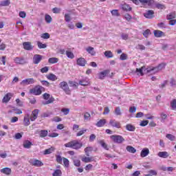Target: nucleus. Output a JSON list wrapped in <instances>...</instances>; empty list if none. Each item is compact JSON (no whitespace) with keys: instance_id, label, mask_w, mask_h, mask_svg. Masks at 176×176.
I'll list each match as a JSON object with an SVG mask.
<instances>
[{"instance_id":"obj_49","label":"nucleus","mask_w":176,"mask_h":176,"mask_svg":"<svg viewBox=\"0 0 176 176\" xmlns=\"http://www.w3.org/2000/svg\"><path fill=\"white\" fill-rule=\"evenodd\" d=\"M166 19L168 20H173V19H175V13L173 12L167 15Z\"/></svg>"},{"instance_id":"obj_18","label":"nucleus","mask_w":176,"mask_h":176,"mask_svg":"<svg viewBox=\"0 0 176 176\" xmlns=\"http://www.w3.org/2000/svg\"><path fill=\"white\" fill-rule=\"evenodd\" d=\"M157 156H159V157H162V159H167V157H168L170 155H168V153L167 151H160L157 153Z\"/></svg>"},{"instance_id":"obj_45","label":"nucleus","mask_w":176,"mask_h":176,"mask_svg":"<svg viewBox=\"0 0 176 176\" xmlns=\"http://www.w3.org/2000/svg\"><path fill=\"white\" fill-rule=\"evenodd\" d=\"M52 122H55V123H58V122H61V120H63V119L58 116H56L54 117L53 118H52Z\"/></svg>"},{"instance_id":"obj_21","label":"nucleus","mask_w":176,"mask_h":176,"mask_svg":"<svg viewBox=\"0 0 176 176\" xmlns=\"http://www.w3.org/2000/svg\"><path fill=\"white\" fill-rule=\"evenodd\" d=\"M46 78L48 79V80H52V82H55V80H57L58 79L57 76L52 73L47 75Z\"/></svg>"},{"instance_id":"obj_34","label":"nucleus","mask_w":176,"mask_h":176,"mask_svg":"<svg viewBox=\"0 0 176 176\" xmlns=\"http://www.w3.org/2000/svg\"><path fill=\"white\" fill-rule=\"evenodd\" d=\"M108 74V71L107 70H104V72H101L100 73H99V79H104V78L105 76H107V74Z\"/></svg>"},{"instance_id":"obj_4","label":"nucleus","mask_w":176,"mask_h":176,"mask_svg":"<svg viewBox=\"0 0 176 176\" xmlns=\"http://www.w3.org/2000/svg\"><path fill=\"white\" fill-rule=\"evenodd\" d=\"M42 89H43V87L41 85L36 86L30 90V94L34 96H41L42 94Z\"/></svg>"},{"instance_id":"obj_6","label":"nucleus","mask_w":176,"mask_h":176,"mask_svg":"<svg viewBox=\"0 0 176 176\" xmlns=\"http://www.w3.org/2000/svg\"><path fill=\"white\" fill-rule=\"evenodd\" d=\"M13 96H14L13 93H10V92L7 93L3 98L2 102L4 104H8V102H9L10 100H12V97H13Z\"/></svg>"},{"instance_id":"obj_63","label":"nucleus","mask_w":176,"mask_h":176,"mask_svg":"<svg viewBox=\"0 0 176 176\" xmlns=\"http://www.w3.org/2000/svg\"><path fill=\"white\" fill-rule=\"evenodd\" d=\"M43 98L44 100H50V94H47V93H45L43 95Z\"/></svg>"},{"instance_id":"obj_3","label":"nucleus","mask_w":176,"mask_h":176,"mask_svg":"<svg viewBox=\"0 0 176 176\" xmlns=\"http://www.w3.org/2000/svg\"><path fill=\"white\" fill-rule=\"evenodd\" d=\"M59 87L63 90V91H65V94H67L68 96L71 94V89H69L68 83L66 81L60 82L59 83Z\"/></svg>"},{"instance_id":"obj_38","label":"nucleus","mask_w":176,"mask_h":176,"mask_svg":"<svg viewBox=\"0 0 176 176\" xmlns=\"http://www.w3.org/2000/svg\"><path fill=\"white\" fill-rule=\"evenodd\" d=\"M52 102H54V98L52 96L48 100L43 102V105H47L49 104H52Z\"/></svg>"},{"instance_id":"obj_35","label":"nucleus","mask_w":176,"mask_h":176,"mask_svg":"<svg viewBox=\"0 0 176 176\" xmlns=\"http://www.w3.org/2000/svg\"><path fill=\"white\" fill-rule=\"evenodd\" d=\"M62 175H63V172H61V170L60 169L55 170L52 173V176H62Z\"/></svg>"},{"instance_id":"obj_29","label":"nucleus","mask_w":176,"mask_h":176,"mask_svg":"<svg viewBox=\"0 0 176 176\" xmlns=\"http://www.w3.org/2000/svg\"><path fill=\"white\" fill-rule=\"evenodd\" d=\"M126 149L127 152H129L130 153H135V152H137V149L131 146H127Z\"/></svg>"},{"instance_id":"obj_8","label":"nucleus","mask_w":176,"mask_h":176,"mask_svg":"<svg viewBox=\"0 0 176 176\" xmlns=\"http://www.w3.org/2000/svg\"><path fill=\"white\" fill-rule=\"evenodd\" d=\"M43 56L40 55V54H34L33 56V63L34 64H39V63H41V61H42V58H43Z\"/></svg>"},{"instance_id":"obj_60","label":"nucleus","mask_w":176,"mask_h":176,"mask_svg":"<svg viewBox=\"0 0 176 176\" xmlns=\"http://www.w3.org/2000/svg\"><path fill=\"white\" fill-rule=\"evenodd\" d=\"M41 38H43V39H49L50 34H49V33H44L41 35Z\"/></svg>"},{"instance_id":"obj_5","label":"nucleus","mask_w":176,"mask_h":176,"mask_svg":"<svg viewBox=\"0 0 176 176\" xmlns=\"http://www.w3.org/2000/svg\"><path fill=\"white\" fill-rule=\"evenodd\" d=\"M14 62L15 64H17L19 65H25V64H27V60L24 57H19L16 56L14 58Z\"/></svg>"},{"instance_id":"obj_16","label":"nucleus","mask_w":176,"mask_h":176,"mask_svg":"<svg viewBox=\"0 0 176 176\" xmlns=\"http://www.w3.org/2000/svg\"><path fill=\"white\" fill-rule=\"evenodd\" d=\"M155 14V12L153 10H150L146 11L144 14V16L146 17V19H152L153 18V15Z\"/></svg>"},{"instance_id":"obj_2","label":"nucleus","mask_w":176,"mask_h":176,"mask_svg":"<svg viewBox=\"0 0 176 176\" xmlns=\"http://www.w3.org/2000/svg\"><path fill=\"white\" fill-rule=\"evenodd\" d=\"M110 138L114 144H123L125 141L124 138L120 135H112Z\"/></svg>"},{"instance_id":"obj_37","label":"nucleus","mask_w":176,"mask_h":176,"mask_svg":"<svg viewBox=\"0 0 176 176\" xmlns=\"http://www.w3.org/2000/svg\"><path fill=\"white\" fill-rule=\"evenodd\" d=\"M48 63L50 64H56V63H58V58H50L48 59Z\"/></svg>"},{"instance_id":"obj_30","label":"nucleus","mask_w":176,"mask_h":176,"mask_svg":"<svg viewBox=\"0 0 176 176\" xmlns=\"http://www.w3.org/2000/svg\"><path fill=\"white\" fill-rule=\"evenodd\" d=\"M32 146V142L27 140L23 142V148H25L26 149H30L31 146Z\"/></svg>"},{"instance_id":"obj_44","label":"nucleus","mask_w":176,"mask_h":176,"mask_svg":"<svg viewBox=\"0 0 176 176\" xmlns=\"http://www.w3.org/2000/svg\"><path fill=\"white\" fill-rule=\"evenodd\" d=\"M37 45L39 49H46V47H47V45L46 44H43L40 41L37 43Z\"/></svg>"},{"instance_id":"obj_41","label":"nucleus","mask_w":176,"mask_h":176,"mask_svg":"<svg viewBox=\"0 0 176 176\" xmlns=\"http://www.w3.org/2000/svg\"><path fill=\"white\" fill-rule=\"evenodd\" d=\"M170 107H171V109H173V111H175V109H176V99H173L170 102Z\"/></svg>"},{"instance_id":"obj_9","label":"nucleus","mask_w":176,"mask_h":176,"mask_svg":"<svg viewBox=\"0 0 176 176\" xmlns=\"http://www.w3.org/2000/svg\"><path fill=\"white\" fill-rule=\"evenodd\" d=\"M23 49L25 50L31 51L34 50V46L31 44V42H23Z\"/></svg>"},{"instance_id":"obj_47","label":"nucleus","mask_w":176,"mask_h":176,"mask_svg":"<svg viewBox=\"0 0 176 176\" xmlns=\"http://www.w3.org/2000/svg\"><path fill=\"white\" fill-rule=\"evenodd\" d=\"M170 85L171 87H175L176 86V80L174 78H171L170 80Z\"/></svg>"},{"instance_id":"obj_28","label":"nucleus","mask_w":176,"mask_h":176,"mask_svg":"<svg viewBox=\"0 0 176 176\" xmlns=\"http://www.w3.org/2000/svg\"><path fill=\"white\" fill-rule=\"evenodd\" d=\"M126 129L128 131H135V126L131 124H126Z\"/></svg>"},{"instance_id":"obj_7","label":"nucleus","mask_w":176,"mask_h":176,"mask_svg":"<svg viewBox=\"0 0 176 176\" xmlns=\"http://www.w3.org/2000/svg\"><path fill=\"white\" fill-rule=\"evenodd\" d=\"M36 80L34 78H26L21 82V85L23 86H27L28 85H34Z\"/></svg>"},{"instance_id":"obj_50","label":"nucleus","mask_w":176,"mask_h":176,"mask_svg":"<svg viewBox=\"0 0 176 176\" xmlns=\"http://www.w3.org/2000/svg\"><path fill=\"white\" fill-rule=\"evenodd\" d=\"M45 19L47 23H52V16L49 14H45Z\"/></svg>"},{"instance_id":"obj_53","label":"nucleus","mask_w":176,"mask_h":176,"mask_svg":"<svg viewBox=\"0 0 176 176\" xmlns=\"http://www.w3.org/2000/svg\"><path fill=\"white\" fill-rule=\"evenodd\" d=\"M41 72L42 74H47V72H49V67L45 66L41 69Z\"/></svg>"},{"instance_id":"obj_57","label":"nucleus","mask_w":176,"mask_h":176,"mask_svg":"<svg viewBox=\"0 0 176 176\" xmlns=\"http://www.w3.org/2000/svg\"><path fill=\"white\" fill-rule=\"evenodd\" d=\"M160 116H161V122H164V120L167 119V114H165L164 113H162Z\"/></svg>"},{"instance_id":"obj_33","label":"nucleus","mask_w":176,"mask_h":176,"mask_svg":"<svg viewBox=\"0 0 176 176\" xmlns=\"http://www.w3.org/2000/svg\"><path fill=\"white\" fill-rule=\"evenodd\" d=\"M145 72V71L146 72V69H145V66L142 67L141 68H137L136 69V72H139L141 75V76H144V72Z\"/></svg>"},{"instance_id":"obj_24","label":"nucleus","mask_w":176,"mask_h":176,"mask_svg":"<svg viewBox=\"0 0 176 176\" xmlns=\"http://www.w3.org/2000/svg\"><path fill=\"white\" fill-rule=\"evenodd\" d=\"M154 36L156 38H162L163 35H164V33L160 30H154Z\"/></svg>"},{"instance_id":"obj_32","label":"nucleus","mask_w":176,"mask_h":176,"mask_svg":"<svg viewBox=\"0 0 176 176\" xmlns=\"http://www.w3.org/2000/svg\"><path fill=\"white\" fill-rule=\"evenodd\" d=\"M53 152H54V148L50 147L43 151V155H50V153H53Z\"/></svg>"},{"instance_id":"obj_10","label":"nucleus","mask_w":176,"mask_h":176,"mask_svg":"<svg viewBox=\"0 0 176 176\" xmlns=\"http://www.w3.org/2000/svg\"><path fill=\"white\" fill-rule=\"evenodd\" d=\"M38 113H39V109H34L30 116L31 122H35L38 119Z\"/></svg>"},{"instance_id":"obj_48","label":"nucleus","mask_w":176,"mask_h":176,"mask_svg":"<svg viewBox=\"0 0 176 176\" xmlns=\"http://www.w3.org/2000/svg\"><path fill=\"white\" fill-rule=\"evenodd\" d=\"M143 35L145 38H148L149 36V35H151V30L149 29L146 30L144 32H143Z\"/></svg>"},{"instance_id":"obj_19","label":"nucleus","mask_w":176,"mask_h":176,"mask_svg":"<svg viewBox=\"0 0 176 176\" xmlns=\"http://www.w3.org/2000/svg\"><path fill=\"white\" fill-rule=\"evenodd\" d=\"M148 155H149V148H143L140 153L141 157H146Z\"/></svg>"},{"instance_id":"obj_17","label":"nucleus","mask_w":176,"mask_h":176,"mask_svg":"<svg viewBox=\"0 0 176 176\" xmlns=\"http://www.w3.org/2000/svg\"><path fill=\"white\" fill-rule=\"evenodd\" d=\"M0 172L2 173V174H6V175H10L12 174V169L10 168H3L0 170Z\"/></svg>"},{"instance_id":"obj_20","label":"nucleus","mask_w":176,"mask_h":176,"mask_svg":"<svg viewBox=\"0 0 176 176\" xmlns=\"http://www.w3.org/2000/svg\"><path fill=\"white\" fill-rule=\"evenodd\" d=\"M82 162L84 163H91V162H94V157H84L81 159Z\"/></svg>"},{"instance_id":"obj_36","label":"nucleus","mask_w":176,"mask_h":176,"mask_svg":"<svg viewBox=\"0 0 176 176\" xmlns=\"http://www.w3.org/2000/svg\"><path fill=\"white\" fill-rule=\"evenodd\" d=\"M10 5V0H5L0 2V6H9Z\"/></svg>"},{"instance_id":"obj_51","label":"nucleus","mask_w":176,"mask_h":176,"mask_svg":"<svg viewBox=\"0 0 176 176\" xmlns=\"http://www.w3.org/2000/svg\"><path fill=\"white\" fill-rule=\"evenodd\" d=\"M63 159L64 166H65L66 167H69V160H68V159L65 157H63Z\"/></svg>"},{"instance_id":"obj_13","label":"nucleus","mask_w":176,"mask_h":176,"mask_svg":"<svg viewBox=\"0 0 176 176\" xmlns=\"http://www.w3.org/2000/svg\"><path fill=\"white\" fill-rule=\"evenodd\" d=\"M77 65L80 67H85L86 65V59L84 58H78L76 60Z\"/></svg>"},{"instance_id":"obj_23","label":"nucleus","mask_w":176,"mask_h":176,"mask_svg":"<svg viewBox=\"0 0 176 176\" xmlns=\"http://www.w3.org/2000/svg\"><path fill=\"white\" fill-rule=\"evenodd\" d=\"M86 51L89 54H91V56H96V51H94V47H88L86 48Z\"/></svg>"},{"instance_id":"obj_59","label":"nucleus","mask_w":176,"mask_h":176,"mask_svg":"<svg viewBox=\"0 0 176 176\" xmlns=\"http://www.w3.org/2000/svg\"><path fill=\"white\" fill-rule=\"evenodd\" d=\"M41 82L43 86H46V87H49V86H50V82L47 80H41Z\"/></svg>"},{"instance_id":"obj_62","label":"nucleus","mask_w":176,"mask_h":176,"mask_svg":"<svg viewBox=\"0 0 176 176\" xmlns=\"http://www.w3.org/2000/svg\"><path fill=\"white\" fill-rule=\"evenodd\" d=\"M90 118H91L90 113H89L87 112L85 113V115H84L85 120H90Z\"/></svg>"},{"instance_id":"obj_1","label":"nucleus","mask_w":176,"mask_h":176,"mask_svg":"<svg viewBox=\"0 0 176 176\" xmlns=\"http://www.w3.org/2000/svg\"><path fill=\"white\" fill-rule=\"evenodd\" d=\"M166 68V63H161L158 65L157 67H151L146 69V71L147 74H149L151 72H153L154 74H156L157 72H159V71H162V69Z\"/></svg>"},{"instance_id":"obj_46","label":"nucleus","mask_w":176,"mask_h":176,"mask_svg":"<svg viewBox=\"0 0 176 176\" xmlns=\"http://www.w3.org/2000/svg\"><path fill=\"white\" fill-rule=\"evenodd\" d=\"M56 158L57 163H59V164H61L63 163V159L61 157V155H56Z\"/></svg>"},{"instance_id":"obj_43","label":"nucleus","mask_w":176,"mask_h":176,"mask_svg":"<svg viewBox=\"0 0 176 176\" xmlns=\"http://www.w3.org/2000/svg\"><path fill=\"white\" fill-rule=\"evenodd\" d=\"M66 56L68 57V58H75V55H74V53L69 52V51H66Z\"/></svg>"},{"instance_id":"obj_14","label":"nucleus","mask_w":176,"mask_h":176,"mask_svg":"<svg viewBox=\"0 0 176 176\" xmlns=\"http://www.w3.org/2000/svg\"><path fill=\"white\" fill-rule=\"evenodd\" d=\"M109 124L112 127H116V129H120V122L116 121L115 120H110Z\"/></svg>"},{"instance_id":"obj_55","label":"nucleus","mask_w":176,"mask_h":176,"mask_svg":"<svg viewBox=\"0 0 176 176\" xmlns=\"http://www.w3.org/2000/svg\"><path fill=\"white\" fill-rule=\"evenodd\" d=\"M115 113L117 116H120L122 115V112L120 111V107H116L115 109Z\"/></svg>"},{"instance_id":"obj_22","label":"nucleus","mask_w":176,"mask_h":176,"mask_svg":"<svg viewBox=\"0 0 176 176\" xmlns=\"http://www.w3.org/2000/svg\"><path fill=\"white\" fill-rule=\"evenodd\" d=\"M105 123H107V120L106 119H102L100 120L96 124V126L97 127H103V126L105 125Z\"/></svg>"},{"instance_id":"obj_54","label":"nucleus","mask_w":176,"mask_h":176,"mask_svg":"<svg viewBox=\"0 0 176 176\" xmlns=\"http://www.w3.org/2000/svg\"><path fill=\"white\" fill-rule=\"evenodd\" d=\"M166 137V138H168V140H170V141H174V140H175V136L172 134H167Z\"/></svg>"},{"instance_id":"obj_40","label":"nucleus","mask_w":176,"mask_h":176,"mask_svg":"<svg viewBox=\"0 0 176 176\" xmlns=\"http://www.w3.org/2000/svg\"><path fill=\"white\" fill-rule=\"evenodd\" d=\"M111 13L112 16H114L115 17H119V16H120V14L119 13V10H112L111 11Z\"/></svg>"},{"instance_id":"obj_56","label":"nucleus","mask_w":176,"mask_h":176,"mask_svg":"<svg viewBox=\"0 0 176 176\" xmlns=\"http://www.w3.org/2000/svg\"><path fill=\"white\" fill-rule=\"evenodd\" d=\"M148 123H149V121L143 120L140 122V126H141L142 127H145V126H148Z\"/></svg>"},{"instance_id":"obj_26","label":"nucleus","mask_w":176,"mask_h":176,"mask_svg":"<svg viewBox=\"0 0 176 176\" xmlns=\"http://www.w3.org/2000/svg\"><path fill=\"white\" fill-rule=\"evenodd\" d=\"M85 155L86 156H90V153L91 152H93V147L92 146H87L85 148Z\"/></svg>"},{"instance_id":"obj_27","label":"nucleus","mask_w":176,"mask_h":176,"mask_svg":"<svg viewBox=\"0 0 176 176\" xmlns=\"http://www.w3.org/2000/svg\"><path fill=\"white\" fill-rule=\"evenodd\" d=\"M121 9H122V10L128 12V10H131V7H130V6H129V4L127 3H124L121 5Z\"/></svg>"},{"instance_id":"obj_61","label":"nucleus","mask_w":176,"mask_h":176,"mask_svg":"<svg viewBox=\"0 0 176 176\" xmlns=\"http://www.w3.org/2000/svg\"><path fill=\"white\" fill-rule=\"evenodd\" d=\"M61 112H63L64 115H68V113H69V109L63 108L61 109Z\"/></svg>"},{"instance_id":"obj_52","label":"nucleus","mask_w":176,"mask_h":176,"mask_svg":"<svg viewBox=\"0 0 176 176\" xmlns=\"http://www.w3.org/2000/svg\"><path fill=\"white\" fill-rule=\"evenodd\" d=\"M86 131H87V130H86V129H82V130L80 131L79 132H78L76 133V137H80V135H83L84 133H86Z\"/></svg>"},{"instance_id":"obj_58","label":"nucleus","mask_w":176,"mask_h":176,"mask_svg":"<svg viewBox=\"0 0 176 176\" xmlns=\"http://www.w3.org/2000/svg\"><path fill=\"white\" fill-rule=\"evenodd\" d=\"M74 164L76 167H80V160H74Z\"/></svg>"},{"instance_id":"obj_42","label":"nucleus","mask_w":176,"mask_h":176,"mask_svg":"<svg viewBox=\"0 0 176 176\" xmlns=\"http://www.w3.org/2000/svg\"><path fill=\"white\" fill-rule=\"evenodd\" d=\"M104 56L107 57V58H112V57H113V54H112V52L111 51L104 52Z\"/></svg>"},{"instance_id":"obj_31","label":"nucleus","mask_w":176,"mask_h":176,"mask_svg":"<svg viewBox=\"0 0 176 176\" xmlns=\"http://www.w3.org/2000/svg\"><path fill=\"white\" fill-rule=\"evenodd\" d=\"M47 130H41L40 131V133L39 135L41 137V138H45V137H47Z\"/></svg>"},{"instance_id":"obj_64","label":"nucleus","mask_w":176,"mask_h":176,"mask_svg":"<svg viewBox=\"0 0 176 176\" xmlns=\"http://www.w3.org/2000/svg\"><path fill=\"white\" fill-rule=\"evenodd\" d=\"M52 12H53V13L58 14V13H60V12H61V8H54L52 9Z\"/></svg>"},{"instance_id":"obj_25","label":"nucleus","mask_w":176,"mask_h":176,"mask_svg":"<svg viewBox=\"0 0 176 176\" xmlns=\"http://www.w3.org/2000/svg\"><path fill=\"white\" fill-rule=\"evenodd\" d=\"M89 83L90 82H89L88 78H85L79 81V85L81 86H89Z\"/></svg>"},{"instance_id":"obj_39","label":"nucleus","mask_w":176,"mask_h":176,"mask_svg":"<svg viewBox=\"0 0 176 176\" xmlns=\"http://www.w3.org/2000/svg\"><path fill=\"white\" fill-rule=\"evenodd\" d=\"M99 144L101 145L102 148H104V149H106V151H108L109 148H108V145L104 140H100L99 142Z\"/></svg>"},{"instance_id":"obj_11","label":"nucleus","mask_w":176,"mask_h":176,"mask_svg":"<svg viewBox=\"0 0 176 176\" xmlns=\"http://www.w3.org/2000/svg\"><path fill=\"white\" fill-rule=\"evenodd\" d=\"M30 163L32 164V166H34V167H42V166H43V162L36 159L30 161Z\"/></svg>"},{"instance_id":"obj_12","label":"nucleus","mask_w":176,"mask_h":176,"mask_svg":"<svg viewBox=\"0 0 176 176\" xmlns=\"http://www.w3.org/2000/svg\"><path fill=\"white\" fill-rule=\"evenodd\" d=\"M83 146V144L78 140H73V149H80Z\"/></svg>"},{"instance_id":"obj_15","label":"nucleus","mask_w":176,"mask_h":176,"mask_svg":"<svg viewBox=\"0 0 176 176\" xmlns=\"http://www.w3.org/2000/svg\"><path fill=\"white\" fill-rule=\"evenodd\" d=\"M30 119H31V117L29 113L26 114L24 116V118H23L24 126H30V124H31V122H30Z\"/></svg>"}]
</instances>
